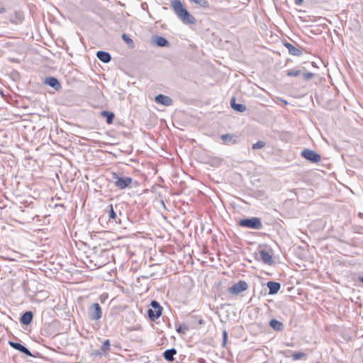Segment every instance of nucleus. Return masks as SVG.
Instances as JSON below:
<instances>
[{"mask_svg": "<svg viewBox=\"0 0 363 363\" xmlns=\"http://www.w3.org/2000/svg\"><path fill=\"white\" fill-rule=\"evenodd\" d=\"M170 6L175 14L184 24L196 23V18L184 8L180 0H172Z\"/></svg>", "mask_w": 363, "mask_h": 363, "instance_id": "obj_1", "label": "nucleus"}, {"mask_svg": "<svg viewBox=\"0 0 363 363\" xmlns=\"http://www.w3.org/2000/svg\"><path fill=\"white\" fill-rule=\"evenodd\" d=\"M238 225L255 230H260L263 228L261 219L257 217L241 219L238 221Z\"/></svg>", "mask_w": 363, "mask_h": 363, "instance_id": "obj_2", "label": "nucleus"}, {"mask_svg": "<svg viewBox=\"0 0 363 363\" xmlns=\"http://www.w3.org/2000/svg\"><path fill=\"white\" fill-rule=\"evenodd\" d=\"M113 182L118 189H124L131 184L133 179L128 177H120L118 174L113 172L111 176Z\"/></svg>", "mask_w": 363, "mask_h": 363, "instance_id": "obj_3", "label": "nucleus"}, {"mask_svg": "<svg viewBox=\"0 0 363 363\" xmlns=\"http://www.w3.org/2000/svg\"><path fill=\"white\" fill-rule=\"evenodd\" d=\"M151 308L147 310V315L152 321H155L162 315V307L157 301H152Z\"/></svg>", "mask_w": 363, "mask_h": 363, "instance_id": "obj_4", "label": "nucleus"}, {"mask_svg": "<svg viewBox=\"0 0 363 363\" xmlns=\"http://www.w3.org/2000/svg\"><path fill=\"white\" fill-rule=\"evenodd\" d=\"M301 157L312 163H318L320 161L321 157L314 150L311 149H304L301 152Z\"/></svg>", "mask_w": 363, "mask_h": 363, "instance_id": "obj_5", "label": "nucleus"}, {"mask_svg": "<svg viewBox=\"0 0 363 363\" xmlns=\"http://www.w3.org/2000/svg\"><path fill=\"white\" fill-rule=\"evenodd\" d=\"M248 289V284L245 281L240 280L228 288V291L230 294L237 295L246 291Z\"/></svg>", "mask_w": 363, "mask_h": 363, "instance_id": "obj_6", "label": "nucleus"}, {"mask_svg": "<svg viewBox=\"0 0 363 363\" xmlns=\"http://www.w3.org/2000/svg\"><path fill=\"white\" fill-rule=\"evenodd\" d=\"M89 317L92 320H98L102 316V311L99 303H93L88 309Z\"/></svg>", "mask_w": 363, "mask_h": 363, "instance_id": "obj_7", "label": "nucleus"}, {"mask_svg": "<svg viewBox=\"0 0 363 363\" xmlns=\"http://www.w3.org/2000/svg\"><path fill=\"white\" fill-rule=\"evenodd\" d=\"M106 215L108 219V222L112 224H116L120 223L118 221V217L116 215V212L115 211L113 206L112 204L108 205L106 209L104 211V216Z\"/></svg>", "mask_w": 363, "mask_h": 363, "instance_id": "obj_8", "label": "nucleus"}, {"mask_svg": "<svg viewBox=\"0 0 363 363\" xmlns=\"http://www.w3.org/2000/svg\"><path fill=\"white\" fill-rule=\"evenodd\" d=\"M9 344L11 347L22 352L24 354L29 356V357H34L33 354L30 352V351L26 347H25L24 345H21L19 342L9 341Z\"/></svg>", "mask_w": 363, "mask_h": 363, "instance_id": "obj_9", "label": "nucleus"}, {"mask_svg": "<svg viewBox=\"0 0 363 363\" xmlns=\"http://www.w3.org/2000/svg\"><path fill=\"white\" fill-rule=\"evenodd\" d=\"M155 101L158 104L164 105L166 106H169L173 104V100L172 98L162 94L155 96Z\"/></svg>", "mask_w": 363, "mask_h": 363, "instance_id": "obj_10", "label": "nucleus"}, {"mask_svg": "<svg viewBox=\"0 0 363 363\" xmlns=\"http://www.w3.org/2000/svg\"><path fill=\"white\" fill-rule=\"evenodd\" d=\"M223 143L227 145L237 144L238 143V137L234 134L226 133L220 136Z\"/></svg>", "mask_w": 363, "mask_h": 363, "instance_id": "obj_11", "label": "nucleus"}, {"mask_svg": "<svg viewBox=\"0 0 363 363\" xmlns=\"http://www.w3.org/2000/svg\"><path fill=\"white\" fill-rule=\"evenodd\" d=\"M44 83L53 88L55 91L61 89L62 86L60 81L54 77H48L45 79Z\"/></svg>", "mask_w": 363, "mask_h": 363, "instance_id": "obj_12", "label": "nucleus"}, {"mask_svg": "<svg viewBox=\"0 0 363 363\" xmlns=\"http://www.w3.org/2000/svg\"><path fill=\"white\" fill-rule=\"evenodd\" d=\"M259 252L261 259L264 264L268 265H272L274 264V261L273 259L272 255L270 252L266 251L265 250H260Z\"/></svg>", "mask_w": 363, "mask_h": 363, "instance_id": "obj_13", "label": "nucleus"}, {"mask_svg": "<svg viewBox=\"0 0 363 363\" xmlns=\"http://www.w3.org/2000/svg\"><path fill=\"white\" fill-rule=\"evenodd\" d=\"M265 285L267 287V291L269 290L268 295L277 294L281 288L280 283L272 281H268Z\"/></svg>", "mask_w": 363, "mask_h": 363, "instance_id": "obj_14", "label": "nucleus"}, {"mask_svg": "<svg viewBox=\"0 0 363 363\" xmlns=\"http://www.w3.org/2000/svg\"><path fill=\"white\" fill-rule=\"evenodd\" d=\"M33 318V313L32 311L25 312L20 318V322L21 324L28 325L30 324Z\"/></svg>", "mask_w": 363, "mask_h": 363, "instance_id": "obj_15", "label": "nucleus"}, {"mask_svg": "<svg viewBox=\"0 0 363 363\" xmlns=\"http://www.w3.org/2000/svg\"><path fill=\"white\" fill-rule=\"evenodd\" d=\"M284 45L288 49L289 53L294 56H301L302 55V51L294 46L292 44L285 42L284 43Z\"/></svg>", "mask_w": 363, "mask_h": 363, "instance_id": "obj_16", "label": "nucleus"}, {"mask_svg": "<svg viewBox=\"0 0 363 363\" xmlns=\"http://www.w3.org/2000/svg\"><path fill=\"white\" fill-rule=\"evenodd\" d=\"M97 58L104 63H108L111 60L110 53L106 51L99 50L96 52Z\"/></svg>", "mask_w": 363, "mask_h": 363, "instance_id": "obj_17", "label": "nucleus"}, {"mask_svg": "<svg viewBox=\"0 0 363 363\" xmlns=\"http://www.w3.org/2000/svg\"><path fill=\"white\" fill-rule=\"evenodd\" d=\"M153 43L158 47H169V41L164 37L156 35L153 39Z\"/></svg>", "mask_w": 363, "mask_h": 363, "instance_id": "obj_18", "label": "nucleus"}, {"mask_svg": "<svg viewBox=\"0 0 363 363\" xmlns=\"http://www.w3.org/2000/svg\"><path fill=\"white\" fill-rule=\"evenodd\" d=\"M230 106L233 110L239 113H243L246 111V106L242 104H237L235 97L230 99Z\"/></svg>", "mask_w": 363, "mask_h": 363, "instance_id": "obj_19", "label": "nucleus"}, {"mask_svg": "<svg viewBox=\"0 0 363 363\" xmlns=\"http://www.w3.org/2000/svg\"><path fill=\"white\" fill-rule=\"evenodd\" d=\"M256 293L259 295H267L268 291L265 284L260 283L259 284L257 285L254 289L253 295H255Z\"/></svg>", "mask_w": 363, "mask_h": 363, "instance_id": "obj_20", "label": "nucleus"}, {"mask_svg": "<svg viewBox=\"0 0 363 363\" xmlns=\"http://www.w3.org/2000/svg\"><path fill=\"white\" fill-rule=\"evenodd\" d=\"M177 354V350L176 349L174 348H171V349H169V350H166L164 352H163V357L164 358L169 361V362H172L174 358V356Z\"/></svg>", "mask_w": 363, "mask_h": 363, "instance_id": "obj_21", "label": "nucleus"}, {"mask_svg": "<svg viewBox=\"0 0 363 363\" xmlns=\"http://www.w3.org/2000/svg\"><path fill=\"white\" fill-rule=\"evenodd\" d=\"M191 3L200 6L202 9H209L211 8L210 3L208 0H189Z\"/></svg>", "mask_w": 363, "mask_h": 363, "instance_id": "obj_22", "label": "nucleus"}, {"mask_svg": "<svg viewBox=\"0 0 363 363\" xmlns=\"http://www.w3.org/2000/svg\"><path fill=\"white\" fill-rule=\"evenodd\" d=\"M101 115L106 118V123L108 124L113 123V119L115 118V115L113 113L108 111H101Z\"/></svg>", "mask_w": 363, "mask_h": 363, "instance_id": "obj_23", "label": "nucleus"}, {"mask_svg": "<svg viewBox=\"0 0 363 363\" xmlns=\"http://www.w3.org/2000/svg\"><path fill=\"white\" fill-rule=\"evenodd\" d=\"M269 325L277 331H281L283 330L284 328L283 323L275 319L271 320V321L269 322Z\"/></svg>", "mask_w": 363, "mask_h": 363, "instance_id": "obj_24", "label": "nucleus"}, {"mask_svg": "<svg viewBox=\"0 0 363 363\" xmlns=\"http://www.w3.org/2000/svg\"><path fill=\"white\" fill-rule=\"evenodd\" d=\"M110 350V340H106L101 347V352H98L96 354H106Z\"/></svg>", "mask_w": 363, "mask_h": 363, "instance_id": "obj_25", "label": "nucleus"}, {"mask_svg": "<svg viewBox=\"0 0 363 363\" xmlns=\"http://www.w3.org/2000/svg\"><path fill=\"white\" fill-rule=\"evenodd\" d=\"M23 20V16L21 12H15V18H11V22L14 24L21 23Z\"/></svg>", "mask_w": 363, "mask_h": 363, "instance_id": "obj_26", "label": "nucleus"}, {"mask_svg": "<svg viewBox=\"0 0 363 363\" xmlns=\"http://www.w3.org/2000/svg\"><path fill=\"white\" fill-rule=\"evenodd\" d=\"M307 354L304 352H295L292 354V359L294 361L301 359H306Z\"/></svg>", "mask_w": 363, "mask_h": 363, "instance_id": "obj_27", "label": "nucleus"}, {"mask_svg": "<svg viewBox=\"0 0 363 363\" xmlns=\"http://www.w3.org/2000/svg\"><path fill=\"white\" fill-rule=\"evenodd\" d=\"M122 39L128 45V46L131 48H134V42L133 40L128 36L126 34L123 33L122 35Z\"/></svg>", "mask_w": 363, "mask_h": 363, "instance_id": "obj_28", "label": "nucleus"}, {"mask_svg": "<svg viewBox=\"0 0 363 363\" xmlns=\"http://www.w3.org/2000/svg\"><path fill=\"white\" fill-rule=\"evenodd\" d=\"M302 73L301 69H290L286 72L288 77H298Z\"/></svg>", "mask_w": 363, "mask_h": 363, "instance_id": "obj_29", "label": "nucleus"}, {"mask_svg": "<svg viewBox=\"0 0 363 363\" xmlns=\"http://www.w3.org/2000/svg\"><path fill=\"white\" fill-rule=\"evenodd\" d=\"M189 330V327L184 324V323H182V324H180L177 328V331L179 333H182V334H184L186 333V331Z\"/></svg>", "mask_w": 363, "mask_h": 363, "instance_id": "obj_30", "label": "nucleus"}, {"mask_svg": "<svg viewBox=\"0 0 363 363\" xmlns=\"http://www.w3.org/2000/svg\"><path fill=\"white\" fill-rule=\"evenodd\" d=\"M301 74H302V78H303V79L304 81H309L314 76V74L312 73V72H303V73H301Z\"/></svg>", "mask_w": 363, "mask_h": 363, "instance_id": "obj_31", "label": "nucleus"}, {"mask_svg": "<svg viewBox=\"0 0 363 363\" xmlns=\"http://www.w3.org/2000/svg\"><path fill=\"white\" fill-rule=\"evenodd\" d=\"M264 146H265V143L262 140H259L252 145V149H254V150L261 149V148L264 147Z\"/></svg>", "mask_w": 363, "mask_h": 363, "instance_id": "obj_32", "label": "nucleus"}, {"mask_svg": "<svg viewBox=\"0 0 363 363\" xmlns=\"http://www.w3.org/2000/svg\"><path fill=\"white\" fill-rule=\"evenodd\" d=\"M222 339H223V347H225L227 343V339H228V333L226 330H224L222 334Z\"/></svg>", "mask_w": 363, "mask_h": 363, "instance_id": "obj_33", "label": "nucleus"}, {"mask_svg": "<svg viewBox=\"0 0 363 363\" xmlns=\"http://www.w3.org/2000/svg\"><path fill=\"white\" fill-rule=\"evenodd\" d=\"M30 301L32 303H40V301L35 298V296H30Z\"/></svg>", "mask_w": 363, "mask_h": 363, "instance_id": "obj_34", "label": "nucleus"}, {"mask_svg": "<svg viewBox=\"0 0 363 363\" xmlns=\"http://www.w3.org/2000/svg\"><path fill=\"white\" fill-rule=\"evenodd\" d=\"M304 0H294V3L296 5L301 6Z\"/></svg>", "mask_w": 363, "mask_h": 363, "instance_id": "obj_35", "label": "nucleus"}, {"mask_svg": "<svg viewBox=\"0 0 363 363\" xmlns=\"http://www.w3.org/2000/svg\"><path fill=\"white\" fill-rule=\"evenodd\" d=\"M6 12V9L4 7H0V13H4Z\"/></svg>", "mask_w": 363, "mask_h": 363, "instance_id": "obj_36", "label": "nucleus"}, {"mask_svg": "<svg viewBox=\"0 0 363 363\" xmlns=\"http://www.w3.org/2000/svg\"><path fill=\"white\" fill-rule=\"evenodd\" d=\"M359 280L362 283H363V277H359Z\"/></svg>", "mask_w": 363, "mask_h": 363, "instance_id": "obj_37", "label": "nucleus"}, {"mask_svg": "<svg viewBox=\"0 0 363 363\" xmlns=\"http://www.w3.org/2000/svg\"><path fill=\"white\" fill-rule=\"evenodd\" d=\"M203 320L202 319H200V320H199V324H203Z\"/></svg>", "mask_w": 363, "mask_h": 363, "instance_id": "obj_38", "label": "nucleus"}, {"mask_svg": "<svg viewBox=\"0 0 363 363\" xmlns=\"http://www.w3.org/2000/svg\"><path fill=\"white\" fill-rule=\"evenodd\" d=\"M281 101H283V104H288V103H287V101H285V100L281 99Z\"/></svg>", "mask_w": 363, "mask_h": 363, "instance_id": "obj_39", "label": "nucleus"}, {"mask_svg": "<svg viewBox=\"0 0 363 363\" xmlns=\"http://www.w3.org/2000/svg\"><path fill=\"white\" fill-rule=\"evenodd\" d=\"M64 299H65V303H64V304L65 305V304H66V302H67V300H66V298H65V296H64Z\"/></svg>", "mask_w": 363, "mask_h": 363, "instance_id": "obj_40", "label": "nucleus"}, {"mask_svg": "<svg viewBox=\"0 0 363 363\" xmlns=\"http://www.w3.org/2000/svg\"><path fill=\"white\" fill-rule=\"evenodd\" d=\"M316 363H320V362H317Z\"/></svg>", "mask_w": 363, "mask_h": 363, "instance_id": "obj_41", "label": "nucleus"}, {"mask_svg": "<svg viewBox=\"0 0 363 363\" xmlns=\"http://www.w3.org/2000/svg\"><path fill=\"white\" fill-rule=\"evenodd\" d=\"M75 363H80V362H75Z\"/></svg>", "mask_w": 363, "mask_h": 363, "instance_id": "obj_42", "label": "nucleus"}]
</instances>
